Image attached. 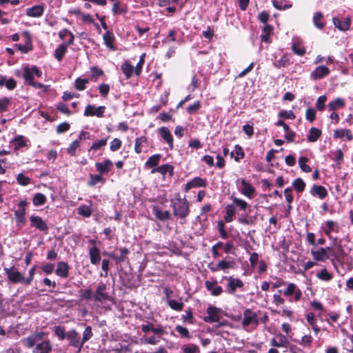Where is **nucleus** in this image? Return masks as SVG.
<instances>
[{"mask_svg":"<svg viewBox=\"0 0 353 353\" xmlns=\"http://www.w3.org/2000/svg\"><path fill=\"white\" fill-rule=\"evenodd\" d=\"M231 156L234 157L235 161L239 162L241 159L244 158L245 153L240 145H236L234 152H231Z\"/></svg>","mask_w":353,"mask_h":353,"instance_id":"obj_48","label":"nucleus"},{"mask_svg":"<svg viewBox=\"0 0 353 353\" xmlns=\"http://www.w3.org/2000/svg\"><path fill=\"white\" fill-rule=\"evenodd\" d=\"M103 42L105 46L110 50L114 51L116 48L114 45L115 37L112 32L107 31L103 36Z\"/></svg>","mask_w":353,"mask_h":353,"instance_id":"obj_32","label":"nucleus"},{"mask_svg":"<svg viewBox=\"0 0 353 353\" xmlns=\"http://www.w3.org/2000/svg\"><path fill=\"white\" fill-rule=\"evenodd\" d=\"M148 147V139L145 137L141 136L135 139L134 150L136 153L140 154L143 149Z\"/></svg>","mask_w":353,"mask_h":353,"instance_id":"obj_31","label":"nucleus"},{"mask_svg":"<svg viewBox=\"0 0 353 353\" xmlns=\"http://www.w3.org/2000/svg\"><path fill=\"white\" fill-rule=\"evenodd\" d=\"M4 271L6 273L8 279L14 283H24L25 284V278L23 274L14 267H11L10 268H5Z\"/></svg>","mask_w":353,"mask_h":353,"instance_id":"obj_10","label":"nucleus"},{"mask_svg":"<svg viewBox=\"0 0 353 353\" xmlns=\"http://www.w3.org/2000/svg\"><path fill=\"white\" fill-rule=\"evenodd\" d=\"M121 68L126 79H130L134 72L135 68L128 61H125L122 63Z\"/></svg>","mask_w":353,"mask_h":353,"instance_id":"obj_36","label":"nucleus"},{"mask_svg":"<svg viewBox=\"0 0 353 353\" xmlns=\"http://www.w3.org/2000/svg\"><path fill=\"white\" fill-rule=\"evenodd\" d=\"M345 106V101L341 98H336L328 103L329 110L334 111Z\"/></svg>","mask_w":353,"mask_h":353,"instance_id":"obj_44","label":"nucleus"},{"mask_svg":"<svg viewBox=\"0 0 353 353\" xmlns=\"http://www.w3.org/2000/svg\"><path fill=\"white\" fill-rule=\"evenodd\" d=\"M70 267L68 264L64 261H60L57 263L55 273L58 276L61 278H67L69 275Z\"/></svg>","mask_w":353,"mask_h":353,"instance_id":"obj_25","label":"nucleus"},{"mask_svg":"<svg viewBox=\"0 0 353 353\" xmlns=\"http://www.w3.org/2000/svg\"><path fill=\"white\" fill-rule=\"evenodd\" d=\"M283 294L285 296H294L293 301H299L302 296L301 290L293 283L288 285L286 289L283 291Z\"/></svg>","mask_w":353,"mask_h":353,"instance_id":"obj_11","label":"nucleus"},{"mask_svg":"<svg viewBox=\"0 0 353 353\" xmlns=\"http://www.w3.org/2000/svg\"><path fill=\"white\" fill-rule=\"evenodd\" d=\"M321 228L323 230V233L330 239H332L334 243L336 242V238L332 237V234H337L339 232L340 226L336 221L332 220H327L322 224Z\"/></svg>","mask_w":353,"mask_h":353,"instance_id":"obj_4","label":"nucleus"},{"mask_svg":"<svg viewBox=\"0 0 353 353\" xmlns=\"http://www.w3.org/2000/svg\"><path fill=\"white\" fill-rule=\"evenodd\" d=\"M330 247H313L311 249L310 254L313 259L316 262H325L330 258L329 252Z\"/></svg>","mask_w":353,"mask_h":353,"instance_id":"obj_3","label":"nucleus"},{"mask_svg":"<svg viewBox=\"0 0 353 353\" xmlns=\"http://www.w3.org/2000/svg\"><path fill=\"white\" fill-rule=\"evenodd\" d=\"M92 291L90 288H87L85 290H81L79 291V296L81 300H84L86 301H90L93 299Z\"/></svg>","mask_w":353,"mask_h":353,"instance_id":"obj_53","label":"nucleus"},{"mask_svg":"<svg viewBox=\"0 0 353 353\" xmlns=\"http://www.w3.org/2000/svg\"><path fill=\"white\" fill-rule=\"evenodd\" d=\"M17 183L21 185H27L30 182V179L25 176L23 173H20L17 176Z\"/></svg>","mask_w":353,"mask_h":353,"instance_id":"obj_64","label":"nucleus"},{"mask_svg":"<svg viewBox=\"0 0 353 353\" xmlns=\"http://www.w3.org/2000/svg\"><path fill=\"white\" fill-rule=\"evenodd\" d=\"M30 226L37 228V230L47 232L48 227L45 221L39 216L32 215L30 217Z\"/></svg>","mask_w":353,"mask_h":353,"instance_id":"obj_18","label":"nucleus"},{"mask_svg":"<svg viewBox=\"0 0 353 353\" xmlns=\"http://www.w3.org/2000/svg\"><path fill=\"white\" fill-rule=\"evenodd\" d=\"M92 243L94 245L89 250L90 263L93 265H97L101 260V256L99 248L95 245L94 241Z\"/></svg>","mask_w":353,"mask_h":353,"instance_id":"obj_30","label":"nucleus"},{"mask_svg":"<svg viewBox=\"0 0 353 353\" xmlns=\"http://www.w3.org/2000/svg\"><path fill=\"white\" fill-rule=\"evenodd\" d=\"M167 303L168 304L171 309L177 312L181 311L184 307V304L182 301L181 298L179 301L174 299H168Z\"/></svg>","mask_w":353,"mask_h":353,"instance_id":"obj_41","label":"nucleus"},{"mask_svg":"<svg viewBox=\"0 0 353 353\" xmlns=\"http://www.w3.org/2000/svg\"><path fill=\"white\" fill-rule=\"evenodd\" d=\"M232 263L228 261H226L225 259H223L220 261L217 265L214 267H211L210 270L212 272H216L219 270H226L228 268H230L232 267Z\"/></svg>","mask_w":353,"mask_h":353,"instance_id":"obj_38","label":"nucleus"},{"mask_svg":"<svg viewBox=\"0 0 353 353\" xmlns=\"http://www.w3.org/2000/svg\"><path fill=\"white\" fill-rule=\"evenodd\" d=\"M65 339L69 341V344L70 346L77 348L78 352L81 351L83 345L78 332L75 330H70L66 332Z\"/></svg>","mask_w":353,"mask_h":353,"instance_id":"obj_8","label":"nucleus"},{"mask_svg":"<svg viewBox=\"0 0 353 353\" xmlns=\"http://www.w3.org/2000/svg\"><path fill=\"white\" fill-rule=\"evenodd\" d=\"M69 45L66 44V43H63V44H61L58 46L57 48H56L55 51H54V57L55 58L58 60V61H61L64 54H65L66 51H67V48H68V46Z\"/></svg>","mask_w":353,"mask_h":353,"instance_id":"obj_46","label":"nucleus"},{"mask_svg":"<svg viewBox=\"0 0 353 353\" xmlns=\"http://www.w3.org/2000/svg\"><path fill=\"white\" fill-rule=\"evenodd\" d=\"M332 21L334 26L341 31H345L350 27L351 21L349 18H345L344 20H340L338 18L334 17Z\"/></svg>","mask_w":353,"mask_h":353,"instance_id":"obj_29","label":"nucleus"},{"mask_svg":"<svg viewBox=\"0 0 353 353\" xmlns=\"http://www.w3.org/2000/svg\"><path fill=\"white\" fill-rule=\"evenodd\" d=\"M105 182V179L102 177L101 174H90V179L88 181V184L90 186H94L98 183H103Z\"/></svg>","mask_w":353,"mask_h":353,"instance_id":"obj_51","label":"nucleus"},{"mask_svg":"<svg viewBox=\"0 0 353 353\" xmlns=\"http://www.w3.org/2000/svg\"><path fill=\"white\" fill-rule=\"evenodd\" d=\"M272 31V28L270 25L265 24L263 28V32L261 35V39L262 41L265 43L270 42V36Z\"/></svg>","mask_w":353,"mask_h":353,"instance_id":"obj_50","label":"nucleus"},{"mask_svg":"<svg viewBox=\"0 0 353 353\" xmlns=\"http://www.w3.org/2000/svg\"><path fill=\"white\" fill-rule=\"evenodd\" d=\"M312 196H317L320 199H323L327 194V190L322 185H314L310 190Z\"/></svg>","mask_w":353,"mask_h":353,"instance_id":"obj_33","label":"nucleus"},{"mask_svg":"<svg viewBox=\"0 0 353 353\" xmlns=\"http://www.w3.org/2000/svg\"><path fill=\"white\" fill-rule=\"evenodd\" d=\"M52 345L49 340H44L36 344L33 353H51Z\"/></svg>","mask_w":353,"mask_h":353,"instance_id":"obj_21","label":"nucleus"},{"mask_svg":"<svg viewBox=\"0 0 353 353\" xmlns=\"http://www.w3.org/2000/svg\"><path fill=\"white\" fill-rule=\"evenodd\" d=\"M292 186L298 192H302L305 187V183L301 178H297L292 182Z\"/></svg>","mask_w":353,"mask_h":353,"instance_id":"obj_56","label":"nucleus"},{"mask_svg":"<svg viewBox=\"0 0 353 353\" xmlns=\"http://www.w3.org/2000/svg\"><path fill=\"white\" fill-rule=\"evenodd\" d=\"M59 37L61 39H63L65 37L67 36H69L70 37V39L69 41L67 42L66 44L68 45H71L73 43V41H74V35L72 34V33L69 31L67 29H63L62 30H61L59 33Z\"/></svg>","mask_w":353,"mask_h":353,"instance_id":"obj_58","label":"nucleus"},{"mask_svg":"<svg viewBox=\"0 0 353 353\" xmlns=\"http://www.w3.org/2000/svg\"><path fill=\"white\" fill-rule=\"evenodd\" d=\"M15 75L23 77L25 81L30 84L34 81V77H41L42 72L36 65L29 66L24 65L21 69L15 71Z\"/></svg>","mask_w":353,"mask_h":353,"instance_id":"obj_2","label":"nucleus"},{"mask_svg":"<svg viewBox=\"0 0 353 353\" xmlns=\"http://www.w3.org/2000/svg\"><path fill=\"white\" fill-rule=\"evenodd\" d=\"M108 143V139L107 138H104V139H99V140H97L96 141H94L91 147L90 148V150H94V151H97L98 150H99L100 148H101L102 147L106 145Z\"/></svg>","mask_w":353,"mask_h":353,"instance_id":"obj_55","label":"nucleus"},{"mask_svg":"<svg viewBox=\"0 0 353 353\" xmlns=\"http://www.w3.org/2000/svg\"><path fill=\"white\" fill-rule=\"evenodd\" d=\"M223 278L227 281L226 292L228 294H234L238 289L242 290L244 283L241 279L232 276H224Z\"/></svg>","mask_w":353,"mask_h":353,"instance_id":"obj_7","label":"nucleus"},{"mask_svg":"<svg viewBox=\"0 0 353 353\" xmlns=\"http://www.w3.org/2000/svg\"><path fill=\"white\" fill-rule=\"evenodd\" d=\"M290 63V57L288 54H283L278 61H276L273 64L276 68L285 67Z\"/></svg>","mask_w":353,"mask_h":353,"instance_id":"obj_49","label":"nucleus"},{"mask_svg":"<svg viewBox=\"0 0 353 353\" xmlns=\"http://www.w3.org/2000/svg\"><path fill=\"white\" fill-rule=\"evenodd\" d=\"M159 172L162 177L165 179L167 177L170 179L174 174V167L170 164H163L159 167H156L151 170L152 174Z\"/></svg>","mask_w":353,"mask_h":353,"instance_id":"obj_13","label":"nucleus"},{"mask_svg":"<svg viewBox=\"0 0 353 353\" xmlns=\"http://www.w3.org/2000/svg\"><path fill=\"white\" fill-rule=\"evenodd\" d=\"M334 136L336 138H342L343 137H346L348 141H351L353 139L351 131L347 129H339L334 130Z\"/></svg>","mask_w":353,"mask_h":353,"instance_id":"obj_42","label":"nucleus"},{"mask_svg":"<svg viewBox=\"0 0 353 353\" xmlns=\"http://www.w3.org/2000/svg\"><path fill=\"white\" fill-rule=\"evenodd\" d=\"M306 319L307 321L310 323V325L312 326V328L313 331L314 332L315 334H318L320 332V328L316 325V321L314 317V314L312 312H309L306 315Z\"/></svg>","mask_w":353,"mask_h":353,"instance_id":"obj_45","label":"nucleus"},{"mask_svg":"<svg viewBox=\"0 0 353 353\" xmlns=\"http://www.w3.org/2000/svg\"><path fill=\"white\" fill-rule=\"evenodd\" d=\"M323 15L321 12L314 13L313 16V23L314 26L319 29H322L325 23L323 21Z\"/></svg>","mask_w":353,"mask_h":353,"instance_id":"obj_47","label":"nucleus"},{"mask_svg":"<svg viewBox=\"0 0 353 353\" xmlns=\"http://www.w3.org/2000/svg\"><path fill=\"white\" fill-rule=\"evenodd\" d=\"M28 203L26 200L21 201L17 205V209L14 211V216L17 224L25 222L26 207Z\"/></svg>","mask_w":353,"mask_h":353,"instance_id":"obj_15","label":"nucleus"},{"mask_svg":"<svg viewBox=\"0 0 353 353\" xmlns=\"http://www.w3.org/2000/svg\"><path fill=\"white\" fill-rule=\"evenodd\" d=\"M44 12L43 5H36L26 9V14L30 17L38 18L41 17Z\"/></svg>","mask_w":353,"mask_h":353,"instance_id":"obj_24","label":"nucleus"},{"mask_svg":"<svg viewBox=\"0 0 353 353\" xmlns=\"http://www.w3.org/2000/svg\"><path fill=\"white\" fill-rule=\"evenodd\" d=\"M288 343L286 336L283 334H279L276 338H272L270 340V345L276 347H285Z\"/></svg>","mask_w":353,"mask_h":353,"instance_id":"obj_28","label":"nucleus"},{"mask_svg":"<svg viewBox=\"0 0 353 353\" xmlns=\"http://www.w3.org/2000/svg\"><path fill=\"white\" fill-rule=\"evenodd\" d=\"M173 209V214L181 219H184L190 214V203L185 199L181 198L179 196L174 198L171 201Z\"/></svg>","mask_w":353,"mask_h":353,"instance_id":"obj_1","label":"nucleus"},{"mask_svg":"<svg viewBox=\"0 0 353 353\" xmlns=\"http://www.w3.org/2000/svg\"><path fill=\"white\" fill-rule=\"evenodd\" d=\"M292 50L294 54L299 56H303L305 53V49L303 46V42L299 38H293Z\"/></svg>","mask_w":353,"mask_h":353,"instance_id":"obj_26","label":"nucleus"},{"mask_svg":"<svg viewBox=\"0 0 353 353\" xmlns=\"http://www.w3.org/2000/svg\"><path fill=\"white\" fill-rule=\"evenodd\" d=\"M107 286L103 283H99L96 288V292L93 296L95 302L105 303L112 300V296L107 292Z\"/></svg>","mask_w":353,"mask_h":353,"instance_id":"obj_5","label":"nucleus"},{"mask_svg":"<svg viewBox=\"0 0 353 353\" xmlns=\"http://www.w3.org/2000/svg\"><path fill=\"white\" fill-rule=\"evenodd\" d=\"M46 201V197L44 194L41 193H37L34 194L32 203L35 206L43 205Z\"/></svg>","mask_w":353,"mask_h":353,"instance_id":"obj_52","label":"nucleus"},{"mask_svg":"<svg viewBox=\"0 0 353 353\" xmlns=\"http://www.w3.org/2000/svg\"><path fill=\"white\" fill-rule=\"evenodd\" d=\"M93 336L92 327L90 326H88L85 327V329L83 331V337L81 339V341L83 343V345L89 341Z\"/></svg>","mask_w":353,"mask_h":353,"instance_id":"obj_62","label":"nucleus"},{"mask_svg":"<svg viewBox=\"0 0 353 353\" xmlns=\"http://www.w3.org/2000/svg\"><path fill=\"white\" fill-rule=\"evenodd\" d=\"M208 184L207 180L205 179L201 178L199 176H196L193 178L192 180L189 181L185 185L184 188L185 192H188L190 189L194 188L206 187Z\"/></svg>","mask_w":353,"mask_h":353,"instance_id":"obj_20","label":"nucleus"},{"mask_svg":"<svg viewBox=\"0 0 353 353\" xmlns=\"http://www.w3.org/2000/svg\"><path fill=\"white\" fill-rule=\"evenodd\" d=\"M207 314L208 316L204 318V321L207 323L219 322L220 320L219 313L221 310L214 306H210L207 308Z\"/></svg>","mask_w":353,"mask_h":353,"instance_id":"obj_17","label":"nucleus"},{"mask_svg":"<svg viewBox=\"0 0 353 353\" xmlns=\"http://www.w3.org/2000/svg\"><path fill=\"white\" fill-rule=\"evenodd\" d=\"M236 185L237 187H239V185H241V188L239 189V190L241 194L244 195L248 199H252L254 197L255 189L245 179H238L236 181Z\"/></svg>","mask_w":353,"mask_h":353,"instance_id":"obj_6","label":"nucleus"},{"mask_svg":"<svg viewBox=\"0 0 353 353\" xmlns=\"http://www.w3.org/2000/svg\"><path fill=\"white\" fill-rule=\"evenodd\" d=\"M225 215L223 216L226 223H230L234 220V216L236 213V208L234 204H228L225 207Z\"/></svg>","mask_w":353,"mask_h":353,"instance_id":"obj_34","label":"nucleus"},{"mask_svg":"<svg viewBox=\"0 0 353 353\" xmlns=\"http://www.w3.org/2000/svg\"><path fill=\"white\" fill-rule=\"evenodd\" d=\"M234 205L237 207L240 210H245L248 207V203L243 199L234 196L232 194L230 197Z\"/></svg>","mask_w":353,"mask_h":353,"instance_id":"obj_40","label":"nucleus"},{"mask_svg":"<svg viewBox=\"0 0 353 353\" xmlns=\"http://www.w3.org/2000/svg\"><path fill=\"white\" fill-rule=\"evenodd\" d=\"M205 287L207 290L210 292L211 295L214 296H220L223 292L222 287L218 285V283L216 280L205 281Z\"/></svg>","mask_w":353,"mask_h":353,"instance_id":"obj_16","label":"nucleus"},{"mask_svg":"<svg viewBox=\"0 0 353 353\" xmlns=\"http://www.w3.org/2000/svg\"><path fill=\"white\" fill-rule=\"evenodd\" d=\"M23 34L26 37V43L24 45L17 44L16 46L22 52L27 53L32 50L31 36L28 31L23 32Z\"/></svg>","mask_w":353,"mask_h":353,"instance_id":"obj_27","label":"nucleus"},{"mask_svg":"<svg viewBox=\"0 0 353 353\" xmlns=\"http://www.w3.org/2000/svg\"><path fill=\"white\" fill-rule=\"evenodd\" d=\"M183 353H199V347L194 344H190L183 347Z\"/></svg>","mask_w":353,"mask_h":353,"instance_id":"obj_63","label":"nucleus"},{"mask_svg":"<svg viewBox=\"0 0 353 353\" xmlns=\"http://www.w3.org/2000/svg\"><path fill=\"white\" fill-rule=\"evenodd\" d=\"M307 158L305 157H301L299 159V165L301 170L304 172H311V168L307 164Z\"/></svg>","mask_w":353,"mask_h":353,"instance_id":"obj_57","label":"nucleus"},{"mask_svg":"<svg viewBox=\"0 0 353 353\" xmlns=\"http://www.w3.org/2000/svg\"><path fill=\"white\" fill-rule=\"evenodd\" d=\"M158 132L161 135V138L163 139L165 142H166L169 148L170 149L173 148V137L170 131V130L167 127H161L158 129Z\"/></svg>","mask_w":353,"mask_h":353,"instance_id":"obj_23","label":"nucleus"},{"mask_svg":"<svg viewBox=\"0 0 353 353\" xmlns=\"http://www.w3.org/2000/svg\"><path fill=\"white\" fill-rule=\"evenodd\" d=\"M243 319L242 321V325L244 329L247 328L250 325L254 324L257 326L259 323L258 316L255 312H253L250 309H246L243 312Z\"/></svg>","mask_w":353,"mask_h":353,"instance_id":"obj_9","label":"nucleus"},{"mask_svg":"<svg viewBox=\"0 0 353 353\" xmlns=\"http://www.w3.org/2000/svg\"><path fill=\"white\" fill-rule=\"evenodd\" d=\"M113 163L111 160L106 159L102 162H97L95 168L97 172L101 175L108 174L111 170Z\"/></svg>","mask_w":353,"mask_h":353,"instance_id":"obj_22","label":"nucleus"},{"mask_svg":"<svg viewBox=\"0 0 353 353\" xmlns=\"http://www.w3.org/2000/svg\"><path fill=\"white\" fill-rule=\"evenodd\" d=\"M80 146V143L79 141L75 140L72 141L69 147L67 148V152L70 156H74L76 154V150Z\"/></svg>","mask_w":353,"mask_h":353,"instance_id":"obj_61","label":"nucleus"},{"mask_svg":"<svg viewBox=\"0 0 353 353\" xmlns=\"http://www.w3.org/2000/svg\"><path fill=\"white\" fill-rule=\"evenodd\" d=\"M145 53H143L139 57V61L134 68V73L137 76H139L141 73L142 67L145 62Z\"/></svg>","mask_w":353,"mask_h":353,"instance_id":"obj_59","label":"nucleus"},{"mask_svg":"<svg viewBox=\"0 0 353 353\" xmlns=\"http://www.w3.org/2000/svg\"><path fill=\"white\" fill-rule=\"evenodd\" d=\"M77 212L79 215L83 217H89L92 213V202H90V205H81L77 208Z\"/></svg>","mask_w":353,"mask_h":353,"instance_id":"obj_35","label":"nucleus"},{"mask_svg":"<svg viewBox=\"0 0 353 353\" xmlns=\"http://www.w3.org/2000/svg\"><path fill=\"white\" fill-rule=\"evenodd\" d=\"M29 143L30 141L28 138L19 134L15 136L12 141H10V146L13 148L14 150L17 152L23 148L28 147Z\"/></svg>","mask_w":353,"mask_h":353,"instance_id":"obj_12","label":"nucleus"},{"mask_svg":"<svg viewBox=\"0 0 353 353\" xmlns=\"http://www.w3.org/2000/svg\"><path fill=\"white\" fill-rule=\"evenodd\" d=\"M105 110V107L103 105L94 107L92 105H88L84 110L83 115L85 117H93L97 116V117H103Z\"/></svg>","mask_w":353,"mask_h":353,"instance_id":"obj_14","label":"nucleus"},{"mask_svg":"<svg viewBox=\"0 0 353 353\" xmlns=\"http://www.w3.org/2000/svg\"><path fill=\"white\" fill-rule=\"evenodd\" d=\"M316 276L319 279L326 282L331 281L333 277L332 273L329 272L326 268L321 269L316 273Z\"/></svg>","mask_w":353,"mask_h":353,"instance_id":"obj_43","label":"nucleus"},{"mask_svg":"<svg viewBox=\"0 0 353 353\" xmlns=\"http://www.w3.org/2000/svg\"><path fill=\"white\" fill-rule=\"evenodd\" d=\"M3 85L6 87L7 89L12 90H14L17 86L16 81L12 78L7 79L6 77H3Z\"/></svg>","mask_w":353,"mask_h":353,"instance_id":"obj_60","label":"nucleus"},{"mask_svg":"<svg viewBox=\"0 0 353 353\" xmlns=\"http://www.w3.org/2000/svg\"><path fill=\"white\" fill-rule=\"evenodd\" d=\"M321 135V131L314 127H312L309 130V134L307 137V141L316 142Z\"/></svg>","mask_w":353,"mask_h":353,"instance_id":"obj_37","label":"nucleus"},{"mask_svg":"<svg viewBox=\"0 0 353 353\" xmlns=\"http://www.w3.org/2000/svg\"><path fill=\"white\" fill-rule=\"evenodd\" d=\"M330 69L325 65L316 67L310 74V79L313 81L321 79L330 74Z\"/></svg>","mask_w":353,"mask_h":353,"instance_id":"obj_19","label":"nucleus"},{"mask_svg":"<svg viewBox=\"0 0 353 353\" xmlns=\"http://www.w3.org/2000/svg\"><path fill=\"white\" fill-rule=\"evenodd\" d=\"M313 338L310 334H305L300 340L296 341V343L303 347H310Z\"/></svg>","mask_w":353,"mask_h":353,"instance_id":"obj_54","label":"nucleus"},{"mask_svg":"<svg viewBox=\"0 0 353 353\" xmlns=\"http://www.w3.org/2000/svg\"><path fill=\"white\" fill-rule=\"evenodd\" d=\"M161 157V155L159 154L152 155L146 161L145 163V167L154 168L159 163Z\"/></svg>","mask_w":353,"mask_h":353,"instance_id":"obj_39","label":"nucleus"}]
</instances>
